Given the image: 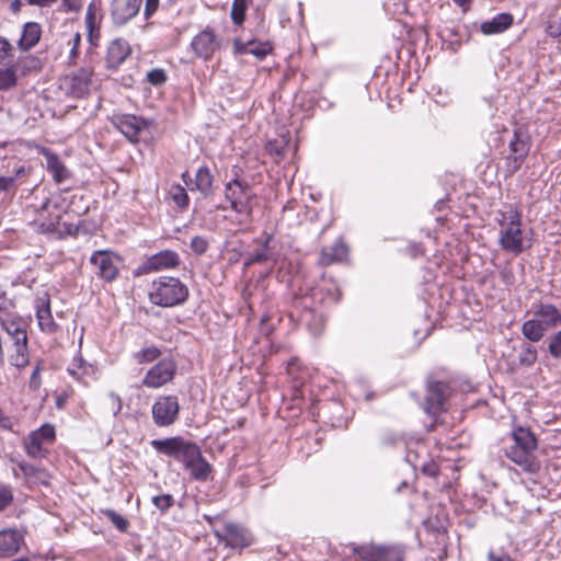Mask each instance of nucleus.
I'll return each mask as SVG.
<instances>
[{
    "label": "nucleus",
    "instance_id": "4c0bfd02",
    "mask_svg": "<svg viewBox=\"0 0 561 561\" xmlns=\"http://www.w3.org/2000/svg\"><path fill=\"white\" fill-rule=\"evenodd\" d=\"M169 194L178 207H180L181 209L187 208V206L190 204V198H188L186 190L182 185H180V184L172 185Z\"/></svg>",
    "mask_w": 561,
    "mask_h": 561
},
{
    "label": "nucleus",
    "instance_id": "9d476101",
    "mask_svg": "<svg viewBox=\"0 0 561 561\" xmlns=\"http://www.w3.org/2000/svg\"><path fill=\"white\" fill-rule=\"evenodd\" d=\"M153 423L159 427L170 426L179 419L180 403L176 396H160L151 409Z\"/></svg>",
    "mask_w": 561,
    "mask_h": 561
},
{
    "label": "nucleus",
    "instance_id": "72a5a7b5",
    "mask_svg": "<svg viewBox=\"0 0 561 561\" xmlns=\"http://www.w3.org/2000/svg\"><path fill=\"white\" fill-rule=\"evenodd\" d=\"M36 317L38 325L43 331L54 333L58 330L57 323L53 320L49 300H46L41 306H37Z\"/></svg>",
    "mask_w": 561,
    "mask_h": 561
},
{
    "label": "nucleus",
    "instance_id": "4be33fe9",
    "mask_svg": "<svg viewBox=\"0 0 561 561\" xmlns=\"http://www.w3.org/2000/svg\"><path fill=\"white\" fill-rule=\"evenodd\" d=\"M534 316L538 318L548 330L561 325V311L552 304H536Z\"/></svg>",
    "mask_w": 561,
    "mask_h": 561
},
{
    "label": "nucleus",
    "instance_id": "393cba45",
    "mask_svg": "<svg viewBox=\"0 0 561 561\" xmlns=\"http://www.w3.org/2000/svg\"><path fill=\"white\" fill-rule=\"evenodd\" d=\"M42 36V26L37 22H27L23 25L22 35L18 41L21 51H28L37 45Z\"/></svg>",
    "mask_w": 561,
    "mask_h": 561
},
{
    "label": "nucleus",
    "instance_id": "79ce46f5",
    "mask_svg": "<svg viewBox=\"0 0 561 561\" xmlns=\"http://www.w3.org/2000/svg\"><path fill=\"white\" fill-rule=\"evenodd\" d=\"M273 50V45L270 42H256L249 46V54L255 56L257 59H264Z\"/></svg>",
    "mask_w": 561,
    "mask_h": 561
},
{
    "label": "nucleus",
    "instance_id": "423d86ee",
    "mask_svg": "<svg viewBox=\"0 0 561 561\" xmlns=\"http://www.w3.org/2000/svg\"><path fill=\"white\" fill-rule=\"evenodd\" d=\"M225 198L230 204L231 210L239 215H244L248 219L252 218V201L255 194L251 185L239 178H234L225 185Z\"/></svg>",
    "mask_w": 561,
    "mask_h": 561
},
{
    "label": "nucleus",
    "instance_id": "e433bc0d",
    "mask_svg": "<svg viewBox=\"0 0 561 561\" xmlns=\"http://www.w3.org/2000/svg\"><path fill=\"white\" fill-rule=\"evenodd\" d=\"M249 0H233L231 5V20L233 24L240 26L245 20V12L248 9Z\"/></svg>",
    "mask_w": 561,
    "mask_h": 561
},
{
    "label": "nucleus",
    "instance_id": "dca6fc26",
    "mask_svg": "<svg viewBox=\"0 0 561 561\" xmlns=\"http://www.w3.org/2000/svg\"><path fill=\"white\" fill-rule=\"evenodd\" d=\"M112 124L131 142H137L140 131L149 126L147 119L133 114L114 115Z\"/></svg>",
    "mask_w": 561,
    "mask_h": 561
},
{
    "label": "nucleus",
    "instance_id": "f03ea898",
    "mask_svg": "<svg viewBox=\"0 0 561 561\" xmlns=\"http://www.w3.org/2000/svg\"><path fill=\"white\" fill-rule=\"evenodd\" d=\"M188 297V288L179 278L161 276L150 286L149 299L153 305L169 308L181 305Z\"/></svg>",
    "mask_w": 561,
    "mask_h": 561
},
{
    "label": "nucleus",
    "instance_id": "603ef678",
    "mask_svg": "<svg viewBox=\"0 0 561 561\" xmlns=\"http://www.w3.org/2000/svg\"><path fill=\"white\" fill-rule=\"evenodd\" d=\"M13 46L5 38L0 36V65H5L7 58L12 55Z\"/></svg>",
    "mask_w": 561,
    "mask_h": 561
},
{
    "label": "nucleus",
    "instance_id": "1a4fd4ad",
    "mask_svg": "<svg viewBox=\"0 0 561 561\" xmlns=\"http://www.w3.org/2000/svg\"><path fill=\"white\" fill-rule=\"evenodd\" d=\"M353 551L364 561H404L405 548L402 545H378L354 547Z\"/></svg>",
    "mask_w": 561,
    "mask_h": 561
},
{
    "label": "nucleus",
    "instance_id": "39448f33",
    "mask_svg": "<svg viewBox=\"0 0 561 561\" xmlns=\"http://www.w3.org/2000/svg\"><path fill=\"white\" fill-rule=\"evenodd\" d=\"M150 445L159 454L182 462L184 467L191 462L192 458L198 456L201 449L195 442L186 440L182 436L152 439Z\"/></svg>",
    "mask_w": 561,
    "mask_h": 561
},
{
    "label": "nucleus",
    "instance_id": "13d9d810",
    "mask_svg": "<svg viewBox=\"0 0 561 561\" xmlns=\"http://www.w3.org/2000/svg\"><path fill=\"white\" fill-rule=\"evenodd\" d=\"M60 230V222L59 221H49V222H43L41 224V231L54 233H59Z\"/></svg>",
    "mask_w": 561,
    "mask_h": 561
},
{
    "label": "nucleus",
    "instance_id": "aec40b11",
    "mask_svg": "<svg viewBox=\"0 0 561 561\" xmlns=\"http://www.w3.org/2000/svg\"><path fill=\"white\" fill-rule=\"evenodd\" d=\"M131 48L129 43L124 38L113 39L106 51V66L111 69H117L130 55Z\"/></svg>",
    "mask_w": 561,
    "mask_h": 561
},
{
    "label": "nucleus",
    "instance_id": "6e6d98bb",
    "mask_svg": "<svg viewBox=\"0 0 561 561\" xmlns=\"http://www.w3.org/2000/svg\"><path fill=\"white\" fill-rule=\"evenodd\" d=\"M95 11L92 4L89 5L85 14V23L89 30V37L92 39V32L95 31Z\"/></svg>",
    "mask_w": 561,
    "mask_h": 561
},
{
    "label": "nucleus",
    "instance_id": "864d4df0",
    "mask_svg": "<svg viewBox=\"0 0 561 561\" xmlns=\"http://www.w3.org/2000/svg\"><path fill=\"white\" fill-rule=\"evenodd\" d=\"M41 371H42V366H41V363H38L34 367L31 378H30V382H28V386L32 390H38L42 385Z\"/></svg>",
    "mask_w": 561,
    "mask_h": 561
},
{
    "label": "nucleus",
    "instance_id": "7ed1b4c3",
    "mask_svg": "<svg viewBox=\"0 0 561 561\" xmlns=\"http://www.w3.org/2000/svg\"><path fill=\"white\" fill-rule=\"evenodd\" d=\"M322 289L313 288L311 290V297H304L299 306H295L289 312V317L306 327L313 336H319L323 332L325 319L322 313L318 312L316 308L309 305V300L319 299V301H322Z\"/></svg>",
    "mask_w": 561,
    "mask_h": 561
},
{
    "label": "nucleus",
    "instance_id": "680f3d73",
    "mask_svg": "<svg viewBox=\"0 0 561 561\" xmlns=\"http://www.w3.org/2000/svg\"><path fill=\"white\" fill-rule=\"evenodd\" d=\"M500 277L506 285H512L514 283V273L510 268L502 270L500 272Z\"/></svg>",
    "mask_w": 561,
    "mask_h": 561
},
{
    "label": "nucleus",
    "instance_id": "a211bd4d",
    "mask_svg": "<svg viewBox=\"0 0 561 561\" xmlns=\"http://www.w3.org/2000/svg\"><path fill=\"white\" fill-rule=\"evenodd\" d=\"M216 537L219 541H225L226 546L231 548H245L251 545L250 533L241 525L234 523H227L222 531L216 530Z\"/></svg>",
    "mask_w": 561,
    "mask_h": 561
},
{
    "label": "nucleus",
    "instance_id": "c756f323",
    "mask_svg": "<svg viewBox=\"0 0 561 561\" xmlns=\"http://www.w3.org/2000/svg\"><path fill=\"white\" fill-rule=\"evenodd\" d=\"M513 21L514 19L511 13H499L492 20L481 23L480 31L484 35L500 34L510 28Z\"/></svg>",
    "mask_w": 561,
    "mask_h": 561
},
{
    "label": "nucleus",
    "instance_id": "a878e982",
    "mask_svg": "<svg viewBox=\"0 0 561 561\" xmlns=\"http://www.w3.org/2000/svg\"><path fill=\"white\" fill-rule=\"evenodd\" d=\"M348 249L342 240H337L331 247L323 248L320 252L319 264L329 266L333 263L342 262L347 257Z\"/></svg>",
    "mask_w": 561,
    "mask_h": 561
},
{
    "label": "nucleus",
    "instance_id": "ddd939ff",
    "mask_svg": "<svg viewBox=\"0 0 561 561\" xmlns=\"http://www.w3.org/2000/svg\"><path fill=\"white\" fill-rule=\"evenodd\" d=\"M92 84V70L89 68H80L61 80V88L67 95L76 99L84 98L89 94Z\"/></svg>",
    "mask_w": 561,
    "mask_h": 561
},
{
    "label": "nucleus",
    "instance_id": "f704fd0d",
    "mask_svg": "<svg viewBox=\"0 0 561 561\" xmlns=\"http://www.w3.org/2000/svg\"><path fill=\"white\" fill-rule=\"evenodd\" d=\"M13 66H15L16 72L20 71L22 76H26L41 69V60L35 56L26 55L18 58Z\"/></svg>",
    "mask_w": 561,
    "mask_h": 561
},
{
    "label": "nucleus",
    "instance_id": "0e129e2a",
    "mask_svg": "<svg viewBox=\"0 0 561 561\" xmlns=\"http://www.w3.org/2000/svg\"><path fill=\"white\" fill-rule=\"evenodd\" d=\"M12 422L9 416H7L3 411L0 409V428L11 430Z\"/></svg>",
    "mask_w": 561,
    "mask_h": 561
},
{
    "label": "nucleus",
    "instance_id": "9b49d317",
    "mask_svg": "<svg viewBox=\"0 0 561 561\" xmlns=\"http://www.w3.org/2000/svg\"><path fill=\"white\" fill-rule=\"evenodd\" d=\"M190 47L195 57L208 61L221 48V38L207 26L193 37Z\"/></svg>",
    "mask_w": 561,
    "mask_h": 561
},
{
    "label": "nucleus",
    "instance_id": "4468645a",
    "mask_svg": "<svg viewBox=\"0 0 561 561\" xmlns=\"http://www.w3.org/2000/svg\"><path fill=\"white\" fill-rule=\"evenodd\" d=\"M176 368L173 359L163 358L147 371L142 379V385L147 388H160L173 380Z\"/></svg>",
    "mask_w": 561,
    "mask_h": 561
},
{
    "label": "nucleus",
    "instance_id": "f3484780",
    "mask_svg": "<svg viewBox=\"0 0 561 561\" xmlns=\"http://www.w3.org/2000/svg\"><path fill=\"white\" fill-rule=\"evenodd\" d=\"M449 396V386L444 381H430L425 397V412L437 415L445 410V402Z\"/></svg>",
    "mask_w": 561,
    "mask_h": 561
},
{
    "label": "nucleus",
    "instance_id": "bb28decb",
    "mask_svg": "<svg viewBox=\"0 0 561 561\" xmlns=\"http://www.w3.org/2000/svg\"><path fill=\"white\" fill-rule=\"evenodd\" d=\"M8 360L10 365L18 369H23L30 364L27 335H23V341L12 342V348L9 352Z\"/></svg>",
    "mask_w": 561,
    "mask_h": 561
},
{
    "label": "nucleus",
    "instance_id": "09e8293b",
    "mask_svg": "<svg viewBox=\"0 0 561 561\" xmlns=\"http://www.w3.org/2000/svg\"><path fill=\"white\" fill-rule=\"evenodd\" d=\"M190 248L196 255H203L208 250V241L204 237L195 236L191 240Z\"/></svg>",
    "mask_w": 561,
    "mask_h": 561
},
{
    "label": "nucleus",
    "instance_id": "412c9836",
    "mask_svg": "<svg viewBox=\"0 0 561 561\" xmlns=\"http://www.w3.org/2000/svg\"><path fill=\"white\" fill-rule=\"evenodd\" d=\"M23 536L14 529L0 531V558H10L19 552Z\"/></svg>",
    "mask_w": 561,
    "mask_h": 561
},
{
    "label": "nucleus",
    "instance_id": "c03bdc74",
    "mask_svg": "<svg viewBox=\"0 0 561 561\" xmlns=\"http://www.w3.org/2000/svg\"><path fill=\"white\" fill-rule=\"evenodd\" d=\"M547 350L552 358L561 359V330L549 337Z\"/></svg>",
    "mask_w": 561,
    "mask_h": 561
},
{
    "label": "nucleus",
    "instance_id": "3c124183",
    "mask_svg": "<svg viewBox=\"0 0 561 561\" xmlns=\"http://www.w3.org/2000/svg\"><path fill=\"white\" fill-rule=\"evenodd\" d=\"M546 31L551 37L561 36V16H551Z\"/></svg>",
    "mask_w": 561,
    "mask_h": 561
},
{
    "label": "nucleus",
    "instance_id": "338daca9",
    "mask_svg": "<svg viewBox=\"0 0 561 561\" xmlns=\"http://www.w3.org/2000/svg\"><path fill=\"white\" fill-rule=\"evenodd\" d=\"M423 471L431 477H436L438 474V469L435 465L425 466Z\"/></svg>",
    "mask_w": 561,
    "mask_h": 561
},
{
    "label": "nucleus",
    "instance_id": "5701e85b",
    "mask_svg": "<svg viewBox=\"0 0 561 561\" xmlns=\"http://www.w3.org/2000/svg\"><path fill=\"white\" fill-rule=\"evenodd\" d=\"M42 153L46 159L47 171L56 183H62L70 178V171L55 152L44 148Z\"/></svg>",
    "mask_w": 561,
    "mask_h": 561
},
{
    "label": "nucleus",
    "instance_id": "a18cd8bd",
    "mask_svg": "<svg viewBox=\"0 0 561 561\" xmlns=\"http://www.w3.org/2000/svg\"><path fill=\"white\" fill-rule=\"evenodd\" d=\"M152 504L162 513L164 514L165 512L169 511V508H171L174 503H175V500L173 497V495L171 494H161V495H156L152 497Z\"/></svg>",
    "mask_w": 561,
    "mask_h": 561
},
{
    "label": "nucleus",
    "instance_id": "58836bf2",
    "mask_svg": "<svg viewBox=\"0 0 561 561\" xmlns=\"http://www.w3.org/2000/svg\"><path fill=\"white\" fill-rule=\"evenodd\" d=\"M101 514L105 516L119 531L125 533L129 527V522L116 511L112 508L101 510Z\"/></svg>",
    "mask_w": 561,
    "mask_h": 561
},
{
    "label": "nucleus",
    "instance_id": "b1692460",
    "mask_svg": "<svg viewBox=\"0 0 561 561\" xmlns=\"http://www.w3.org/2000/svg\"><path fill=\"white\" fill-rule=\"evenodd\" d=\"M262 237H263V240H261V241L256 240V242L260 243V248L253 250L252 252H250L248 254V256L244 261L245 267L253 265V264L264 263L272 259L273 254H272V251L270 248V243L273 240V234L264 231L262 233Z\"/></svg>",
    "mask_w": 561,
    "mask_h": 561
},
{
    "label": "nucleus",
    "instance_id": "6ab92c4d",
    "mask_svg": "<svg viewBox=\"0 0 561 561\" xmlns=\"http://www.w3.org/2000/svg\"><path fill=\"white\" fill-rule=\"evenodd\" d=\"M142 0H113L112 18L115 24L123 25L133 19L140 9Z\"/></svg>",
    "mask_w": 561,
    "mask_h": 561
},
{
    "label": "nucleus",
    "instance_id": "cd10ccee",
    "mask_svg": "<svg viewBox=\"0 0 561 561\" xmlns=\"http://www.w3.org/2000/svg\"><path fill=\"white\" fill-rule=\"evenodd\" d=\"M2 329L11 337L12 342L23 341V335H27L25 323L22 318L13 317L9 313L0 316Z\"/></svg>",
    "mask_w": 561,
    "mask_h": 561
},
{
    "label": "nucleus",
    "instance_id": "2f4dec72",
    "mask_svg": "<svg viewBox=\"0 0 561 561\" xmlns=\"http://www.w3.org/2000/svg\"><path fill=\"white\" fill-rule=\"evenodd\" d=\"M193 190L199 191L205 198L214 195V175L208 167L203 165L197 170L194 187H191Z\"/></svg>",
    "mask_w": 561,
    "mask_h": 561
},
{
    "label": "nucleus",
    "instance_id": "e2e57ef3",
    "mask_svg": "<svg viewBox=\"0 0 561 561\" xmlns=\"http://www.w3.org/2000/svg\"><path fill=\"white\" fill-rule=\"evenodd\" d=\"M30 5H36L39 8L51 7L57 0H26Z\"/></svg>",
    "mask_w": 561,
    "mask_h": 561
},
{
    "label": "nucleus",
    "instance_id": "774afa93",
    "mask_svg": "<svg viewBox=\"0 0 561 561\" xmlns=\"http://www.w3.org/2000/svg\"><path fill=\"white\" fill-rule=\"evenodd\" d=\"M22 4L23 3L21 0H12L10 3V9L14 14H16L21 11Z\"/></svg>",
    "mask_w": 561,
    "mask_h": 561
},
{
    "label": "nucleus",
    "instance_id": "7c9ffc66",
    "mask_svg": "<svg viewBox=\"0 0 561 561\" xmlns=\"http://www.w3.org/2000/svg\"><path fill=\"white\" fill-rule=\"evenodd\" d=\"M188 472L192 479L196 481H206L208 480L213 468L209 462L202 455V450H198V456L192 458L191 462L184 467Z\"/></svg>",
    "mask_w": 561,
    "mask_h": 561
},
{
    "label": "nucleus",
    "instance_id": "c85d7f7f",
    "mask_svg": "<svg viewBox=\"0 0 561 561\" xmlns=\"http://www.w3.org/2000/svg\"><path fill=\"white\" fill-rule=\"evenodd\" d=\"M19 469L22 471L26 484L31 488L38 486L41 484L47 485L49 482L50 476L43 468H37L27 462H20Z\"/></svg>",
    "mask_w": 561,
    "mask_h": 561
},
{
    "label": "nucleus",
    "instance_id": "0eeeda50",
    "mask_svg": "<svg viewBox=\"0 0 561 561\" xmlns=\"http://www.w3.org/2000/svg\"><path fill=\"white\" fill-rule=\"evenodd\" d=\"M531 147L530 136L522 127L513 131L508 144L510 154L506 157V172L508 175L516 173L525 162Z\"/></svg>",
    "mask_w": 561,
    "mask_h": 561
},
{
    "label": "nucleus",
    "instance_id": "c9c22d12",
    "mask_svg": "<svg viewBox=\"0 0 561 561\" xmlns=\"http://www.w3.org/2000/svg\"><path fill=\"white\" fill-rule=\"evenodd\" d=\"M18 84V76L15 66L10 65L5 68H0V91H9Z\"/></svg>",
    "mask_w": 561,
    "mask_h": 561
},
{
    "label": "nucleus",
    "instance_id": "69168bd1",
    "mask_svg": "<svg viewBox=\"0 0 561 561\" xmlns=\"http://www.w3.org/2000/svg\"><path fill=\"white\" fill-rule=\"evenodd\" d=\"M11 307L12 301L5 297L4 293H0V312H4Z\"/></svg>",
    "mask_w": 561,
    "mask_h": 561
},
{
    "label": "nucleus",
    "instance_id": "49530a36",
    "mask_svg": "<svg viewBox=\"0 0 561 561\" xmlns=\"http://www.w3.org/2000/svg\"><path fill=\"white\" fill-rule=\"evenodd\" d=\"M14 500L13 490L8 484H0V512L9 507Z\"/></svg>",
    "mask_w": 561,
    "mask_h": 561
},
{
    "label": "nucleus",
    "instance_id": "2eb2a0df",
    "mask_svg": "<svg viewBox=\"0 0 561 561\" xmlns=\"http://www.w3.org/2000/svg\"><path fill=\"white\" fill-rule=\"evenodd\" d=\"M90 264L93 265L95 275L106 283L115 280L118 276L119 270L111 251H94L90 257Z\"/></svg>",
    "mask_w": 561,
    "mask_h": 561
},
{
    "label": "nucleus",
    "instance_id": "20e7f679",
    "mask_svg": "<svg viewBox=\"0 0 561 561\" xmlns=\"http://www.w3.org/2000/svg\"><path fill=\"white\" fill-rule=\"evenodd\" d=\"M499 220L502 229L500 231L499 243L501 248L515 255L524 252V237L522 231V216L517 210H511L508 215L502 214Z\"/></svg>",
    "mask_w": 561,
    "mask_h": 561
},
{
    "label": "nucleus",
    "instance_id": "6e6552de",
    "mask_svg": "<svg viewBox=\"0 0 561 561\" xmlns=\"http://www.w3.org/2000/svg\"><path fill=\"white\" fill-rule=\"evenodd\" d=\"M7 169L5 174H0V192L14 196L19 186L26 183L32 169L15 158L9 159Z\"/></svg>",
    "mask_w": 561,
    "mask_h": 561
},
{
    "label": "nucleus",
    "instance_id": "8fccbe9b",
    "mask_svg": "<svg viewBox=\"0 0 561 561\" xmlns=\"http://www.w3.org/2000/svg\"><path fill=\"white\" fill-rule=\"evenodd\" d=\"M167 73L161 68L151 69L147 73V80L153 85H161L167 81Z\"/></svg>",
    "mask_w": 561,
    "mask_h": 561
},
{
    "label": "nucleus",
    "instance_id": "052dcab7",
    "mask_svg": "<svg viewBox=\"0 0 561 561\" xmlns=\"http://www.w3.org/2000/svg\"><path fill=\"white\" fill-rule=\"evenodd\" d=\"M72 44V47H71V51H70V57L71 58H76L77 55H78V48H79V45L81 43V35L79 33H76L71 41L69 42V44Z\"/></svg>",
    "mask_w": 561,
    "mask_h": 561
},
{
    "label": "nucleus",
    "instance_id": "5fc2aeb1",
    "mask_svg": "<svg viewBox=\"0 0 561 561\" xmlns=\"http://www.w3.org/2000/svg\"><path fill=\"white\" fill-rule=\"evenodd\" d=\"M255 44V41H249L247 43H243L240 38L233 39V53L236 55H244L249 54V46H252Z\"/></svg>",
    "mask_w": 561,
    "mask_h": 561
},
{
    "label": "nucleus",
    "instance_id": "f257e3e1",
    "mask_svg": "<svg viewBox=\"0 0 561 561\" xmlns=\"http://www.w3.org/2000/svg\"><path fill=\"white\" fill-rule=\"evenodd\" d=\"M514 444L504 449V455L528 474H536L540 471L541 462L535 451L538 446L535 434L522 426L512 431Z\"/></svg>",
    "mask_w": 561,
    "mask_h": 561
},
{
    "label": "nucleus",
    "instance_id": "a19ab883",
    "mask_svg": "<svg viewBox=\"0 0 561 561\" xmlns=\"http://www.w3.org/2000/svg\"><path fill=\"white\" fill-rule=\"evenodd\" d=\"M518 362L522 366L531 367L537 362L536 347L530 344H523Z\"/></svg>",
    "mask_w": 561,
    "mask_h": 561
},
{
    "label": "nucleus",
    "instance_id": "473e14b6",
    "mask_svg": "<svg viewBox=\"0 0 561 561\" xmlns=\"http://www.w3.org/2000/svg\"><path fill=\"white\" fill-rule=\"evenodd\" d=\"M547 330L546 325L536 317L526 320L522 324V334L531 343L539 342L545 336Z\"/></svg>",
    "mask_w": 561,
    "mask_h": 561
},
{
    "label": "nucleus",
    "instance_id": "37998d69",
    "mask_svg": "<svg viewBox=\"0 0 561 561\" xmlns=\"http://www.w3.org/2000/svg\"><path fill=\"white\" fill-rule=\"evenodd\" d=\"M161 355V351L156 346L146 347L135 354L139 364L150 363Z\"/></svg>",
    "mask_w": 561,
    "mask_h": 561
},
{
    "label": "nucleus",
    "instance_id": "ea45409f",
    "mask_svg": "<svg viewBox=\"0 0 561 561\" xmlns=\"http://www.w3.org/2000/svg\"><path fill=\"white\" fill-rule=\"evenodd\" d=\"M25 450L26 454L34 458H39L44 456L43 442L39 440L38 437L34 434H30L25 440Z\"/></svg>",
    "mask_w": 561,
    "mask_h": 561
},
{
    "label": "nucleus",
    "instance_id": "bf43d9fd",
    "mask_svg": "<svg viewBox=\"0 0 561 561\" xmlns=\"http://www.w3.org/2000/svg\"><path fill=\"white\" fill-rule=\"evenodd\" d=\"M159 0H146L145 3V18L149 19L158 9Z\"/></svg>",
    "mask_w": 561,
    "mask_h": 561
},
{
    "label": "nucleus",
    "instance_id": "4d7b16f0",
    "mask_svg": "<svg viewBox=\"0 0 561 561\" xmlns=\"http://www.w3.org/2000/svg\"><path fill=\"white\" fill-rule=\"evenodd\" d=\"M79 232V226L75 224L69 222H60V230L59 234H67V236H77Z\"/></svg>",
    "mask_w": 561,
    "mask_h": 561
},
{
    "label": "nucleus",
    "instance_id": "de8ad7c7",
    "mask_svg": "<svg viewBox=\"0 0 561 561\" xmlns=\"http://www.w3.org/2000/svg\"><path fill=\"white\" fill-rule=\"evenodd\" d=\"M32 434L36 435L43 443L53 442L55 439V428L50 424L41 426L38 430L32 432Z\"/></svg>",
    "mask_w": 561,
    "mask_h": 561
},
{
    "label": "nucleus",
    "instance_id": "f8f14e48",
    "mask_svg": "<svg viewBox=\"0 0 561 561\" xmlns=\"http://www.w3.org/2000/svg\"><path fill=\"white\" fill-rule=\"evenodd\" d=\"M180 255L173 250H162L148 256L134 272L135 276H140L168 268H175L180 265Z\"/></svg>",
    "mask_w": 561,
    "mask_h": 561
}]
</instances>
